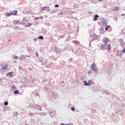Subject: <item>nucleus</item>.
Here are the masks:
<instances>
[{
  "instance_id": "obj_1",
  "label": "nucleus",
  "mask_w": 125,
  "mask_h": 125,
  "mask_svg": "<svg viewBox=\"0 0 125 125\" xmlns=\"http://www.w3.org/2000/svg\"><path fill=\"white\" fill-rule=\"evenodd\" d=\"M22 21H23V22H20L19 21H15L14 22V24L15 25H25V27H30L32 23H27V24L25 22H27L28 21V20H26V19H24L23 20H22Z\"/></svg>"
},
{
  "instance_id": "obj_2",
  "label": "nucleus",
  "mask_w": 125,
  "mask_h": 125,
  "mask_svg": "<svg viewBox=\"0 0 125 125\" xmlns=\"http://www.w3.org/2000/svg\"><path fill=\"white\" fill-rule=\"evenodd\" d=\"M101 47L103 50H107L108 51H111V50L110 43L106 44H102L101 45Z\"/></svg>"
},
{
  "instance_id": "obj_3",
  "label": "nucleus",
  "mask_w": 125,
  "mask_h": 125,
  "mask_svg": "<svg viewBox=\"0 0 125 125\" xmlns=\"http://www.w3.org/2000/svg\"><path fill=\"white\" fill-rule=\"evenodd\" d=\"M104 45L110 43V40L106 37H104L102 40Z\"/></svg>"
},
{
  "instance_id": "obj_4",
  "label": "nucleus",
  "mask_w": 125,
  "mask_h": 125,
  "mask_svg": "<svg viewBox=\"0 0 125 125\" xmlns=\"http://www.w3.org/2000/svg\"><path fill=\"white\" fill-rule=\"evenodd\" d=\"M97 65L95 64V63H93L91 65V70H93L94 71H97Z\"/></svg>"
},
{
  "instance_id": "obj_5",
  "label": "nucleus",
  "mask_w": 125,
  "mask_h": 125,
  "mask_svg": "<svg viewBox=\"0 0 125 125\" xmlns=\"http://www.w3.org/2000/svg\"><path fill=\"white\" fill-rule=\"evenodd\" d=\"M13 13H15V14H13L12 12L8 13L6 14V15L8 17H10L12 15H13V16L17 15L18 11H13Z\"/></svg>"
},
{
  "instance_id": "obj_6",
  "label": "nucleus",
  "mask_w": 125,
  "mask_h": 125,
  "mask_svg": "<svg viewBox=\"0 0 125 125\" xmlns=\"http://www.w3.org/2000/svg\"><path fill=\"white\" fill-rule=\"evenodd\" d=\"M91 38L92 39V41L95 40H97V36L95 34L93 35L92 36H90Z\"/></svg>"
},
{
  "instance_id": "obj_7",
  "label": "nucleus",
  "mask_w": 125,
  "mask_h": 125,
  "mask_svg": "<svg viewBox=\"0 0 125 125\" xmlns=\"http://www.w3.org/2000/svg\"><path fill=\"white\" fill-rule=\"evenodd\" d=\"M8 66V65L7 64L2 65L1 69L3 70L6 69Z\"/></svg>"
},
{
  "instance_id": "obj_8",
  "label": "nucleus",
  "mask_w": 125,
  "mask_h": 125,
  "mask_svg": "<svg viewBox=\"0 0 125 125\" xmlns=\"http://www.w3.org/2000/svg\"><path fill=\"white\" fill-rule=\"evenodd\" d=\"M91 81H89L88 83H85V85L86 86H90L91 85Z\"/></svg>"
},
{
  "instance_id": "obj_9",
  "label": "nucleus",
  "mask_w": 125,
  "mask_h": 125,
  "mask_svg": "<svg viewBox=\"0 0 125 125\" xmlns=\"http://www.w3.org/2000/svg\"><path fill=\"white\" fill-rule=\"evenodd\" d=\"M20 60H21V61H23V60H25V57L23 56H21Z\"/></svg>"
},
{
  "instance_id": "obj_10",
  "label": "nucleus",
  "mask_w": 125,
  "mask_h": 125,
  "mask_svg": "<svg viewBox=\"0 0 125 125\" xmlns=\"http://www.w3.org/2000/svg\"><path fill=\"white\" fill-rule=\"evenodd\" d=\"M99 17V16L98 15H95V18H94V20L95 21H97V18H98Z\"/></svg>"
},
{
  "instance_id": "obj_11",
  "label": "nucleus",
  "mask_w": 125,
  "mask_h": 125,
  "mask_svg": "<svg viewBox=\"0 0 125 125\" xmlns=\"http://www.w3.org/2000/svg\"><path fill=\"white\" fill-rule=\"evenodd\" d=\"M46 9H48L47 7H42V9L41 10V11L43 12V11L45 10Z\"/></svg>"
},
{
  "instance_id": "obj_12",
  "label": "nucleus",
  "mask_w": 125,
  "mask_h": 125,
  "mask_svg": "<svg viewBox=\"0 0 125 125\" xmlns=\"http://www.w3.org/2000/svg\"><path fill=\"white\" fill-rule=\"evenodd\" d=\"M40 19H43V17H40V18L36 17V18H35V19H34V21H35V20H40Z\"/></svg>"
},
{
  "instance_id": "obj_13",
  "label": "nucleus",
  "mask_w": 125,
  "mask_h": 125,
  "mask_svg": "<svg viewBox=\"0 0 125 125\" xmlns=\"http://www.w3.org/2000/svg\"><path fill=\"white\" fill-rule=\"evenodd\" d=\"M13 59H15V60H18L19 59V57L17 56H14L13 57Z\"/></svg>"
},
{
  "instance_id": "obj_14",
  "label": "nucleus",
  "mask_w": 125,
  "mask_h": 125,
  "mask_svg": "<svg viewBox=\"0 0 125 125\" xmlns=\"http://www.w3.org/2000/svg\"><path fill=\"white\" fill-rule=\"evenodd\" d=\"M72 42H73V43H74L75 44H79V42H78L77 41H73Z\"/></svg>"
},
{
  "instance_id": "obj_15",
  "label": "nucleus",
  "mask_w": 125,
  "mask_h": 125,
  "mask_svg": "<svg viewBox=\"0 0 125 125\" xmlns=\"http://www.w3.org/2000/svg\"><path fill=\"white\" fill-rule=\"evenodd\" d=\"M119 9V7L118 6L117 7H115L114 8V11H117V10H118Z\"/></svg>"
},
{
  "instance_id": "obj_16",
  "label": "nucleus",
  "mask_w": 125,
  "mask_h": 125,
  "mask_svg": "<svg viewBox=\"0 0 125 125\" xmlns=\"http://www.w3.org/2000/svg\"><path fill=\"white\" fill-rule=\"evenodd\" d=\"M38 38H39V39H41V40H43V39H44L43 36H39V37H38Z\"/></svg>"
},
{
  "instance_id": "obj_17",
  "label": "nucleus",
  "mask_w": 125,
  "mask_h": 125,
  "mask_svg": "<svg viewBox=\"0 0 125 125\" xmlns=\"http://www.w3.org/2000/svg\"><path fill=\"white\" fill-rule=\"evenodd\" d=\"M14 93H15V94H19V91L18 90H15L14 91Z\"/></svg>"
},
{
  "instance_id": "obj_18",
  "label": "nucleus",
  "mask_w": 125,
  "mask_h": 125,
  "mask_svg": "<svg viewBox=\"0 0 125 125\" xmlns=\"http://www.w3.org/2000/svg\"><path fill=\"white\" fill-rule=\"evenodd\" d=\"M71 109L72 111H74L75 110V108L74 107H71Z\"/></svg>"
},
{
  "instance_id": "obj_19",
  "label": "nucleus",
  "mask_w": 125,
  "mask_h": 125,
  "mask_svg": "<svg viewBox=\"0 0 125 125\" xmlns=\"http://www.w3.org/2000/svg\"><path fill=\"white\" fill-rule=\"evenodd\" d=\"M122 53H125V48H124V49H123V51H122Z\"/></svg>"
},
{
  "instance_id": "obj_20",
  "label": "nucleus",
  "mask_w": 125,
  "mask_h": 125,
  "mask_svg": "<svg viewBox=\"0 0 125 125\" xmlns=\"http://www.w3.org/2000/svg\"><path fill=\"white\" fill-rule=\"evenodd\" d=\"M4 105H8V103H7V102H5V103H4Z\"/></svg>"
},
{
  "instance_id": "obj_21",
  "label": "nucleus",
  "mask_w": 125,
  "mask_h": 125,
  "mask_svg": "<svg viewBox=\"0 0 125 125\" xmlns=\"http://www.w3.org/2000/svg\"><path fill=\"white\" fill-rule=\"evenodd\" d=\"M92 73V71H91V70L89 71L88 72V73L89 75L90 74H91Z\"/></svg>"
},
{
  "instance_id": "obj_22",
  "label": "nucleus",
  "mask_w": 125,
  "mask_h": 125,
  "mask_svg": "<svg viewBox=\"0 0 125 125\" xmlns=\"http://www.w3.org/2000/svg\"><path fill=\"white\" fill-rule=\"evenodd\" d=\"M55 7H59V5H58V4H56V5H55Z\"/></svg>"
},
{
  "instance_id": "obj_23",
  "label": "nucleus",
  "mask_w": 125,
  "mask_h": 125,
  "mask_svg": "<svg viewBox=\"0 0 125 125\" xmlns=\"http://www.w3.org/2000/svg\"><path fill=\"white\" fill-rule=\"evenodd\" d=\"M36 55H37V57H39V53H38V52L36 53Z\"/></svg>"
},
{
  "instance_id": "obj_24",
  "label": "nucleus",
  "mask_w": 125,
  "mask_h": 125,
  "mask_svg": "<svg viewBox=\"0 0 125 125\" xmlns=\"http://www.w3.org/2000/svg\"><path fill=\"white\" fill-rule=\"evenodd\" d=\"M47 11H49L50 10V9H49L48 8H47V9H45Z\"/></svg>"
},
{
  "instance_id": "obj_25",
  "label": "nucleus",
  "mask_w": 125,
  "mask_h": 125,
  "mask_svg": "<svg viewBox=\"0 0 125 125\" xmlns=\"http://www.w3.org/2000/svg\"><path fill=\"white\" fill-rule=\"evenodd\" d=\"M105 30L106 31H107L108 28H107V27H105Z\"/></svg>"
},
{
  "instance_id": "obj_26",
  "label": "nucleus",
  "mask_w": 125,
  "mask_h": 125,
  "mask_svg": "<svg viewBox=\"0 0 125 125\" xmlns=\"http://www.w3.org/2000/svg\"><path fill=\"white\" fill-rule=\"evenodd\" d=\"M63 14V12H62V13H60L59 14H60V15H62V14Z\"/></svg>"
},
{
  "instance_id": "obj_27",
  "label": "nucleus",
  "mask_w": 125,
  "mask_h": 125,
  "mask_svg": "<svg viewBox=\"0 0 125 125\" xmlns=\"http://www.w3.org/2000/svg\"><path fill=\"white\" fill-rule=\"evenodd\" d=\"M107 28H110V25H107Z\"/></svg>"
},
{
  "instance_id": "obj_28",
  "label": "nucleus",
  "mask_w": 125,
  "mask_h": 125,
  "mask_svg": "<svg viewBox=\"0 0 125 125\" xmlns=\"http://www.w3.org/2000/svg\"><path fill=\"white\" fill-rule=\"evenodd\" d=\"M99 1H102L103 0H99Z\"/></svg>"
},
{
  "instance_id": "obj_29",
  "label": "nucleus",
  "mask_w": 125,
  "mask_h": 125,
  "mask_svg": "<svg viewBox=\"0 0 125 125\" xmlns=\"http://www.w3.org/2000/svg\"><path fill=\"white\" fill-rule=\"evenodd\" d=\"M122 15L123 16H125V14H122Z\"/></svg>"
},
{
  "instance_id": "obj_30",
  "label": "nucleus",
  "mask_w": 125,
  "mask_h": 125,
  "mask_svg": "<svg viewBox=\"0 0 125 125\" xmlns=\"http://www.w3.org/2000/svg\"><path fill=\"white\" fill-rule=\"evenodd\" d=\"M13 63H16V62H14Z\"/></svg>"
},
{
  "instance_id": "obj_31",
  "label": "nucleus",
  "mask_w": 125,
  "mask_h": 125,
  "mask_svg": "<svg viewBox=\"0 0 125 125\" xmlns=\"http://www.w3.org/2000/svg\"><path fill=\"white\" fill-rule=\"evenodd\" d=\"M13 14H15V13H14V12H13V13H12Z\"/></svg>"
},
{
  "instance_id": "obj_32",
  "label": "nucleus",
  "mask_w": 125,
  "mask_h": 125,
  "mask_svg": "<svg viewBox=\"0 0 125 125\" xmlns=\"http://www.w3.org/2000/svg\"><path fill=\"white\" fill-rule=\"evenodd\" d=\"M62 83H64V82H63V81H62Z\"/></svg>"
},
{
  "instance_id": "obj_33",
  "label": "nucleus",
  "mask_w": 125,
  "mask_h": 125,
  "mask_svg": "<svg viewBox=\"0 0 125 125\" xmlns=\"http://www.w3.org/2000/svg\"><path fill=\"white\" fill-rule=\"evenodd\" d=\"M9 41H11V40H9Z\"/></svg>"
}]
</instances>
